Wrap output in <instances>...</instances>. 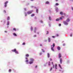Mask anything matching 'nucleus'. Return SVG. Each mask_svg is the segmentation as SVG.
<instances>
[{
  "label": "nucleus",
  "mask_w": 73,
  "mask_h": 73,
  "mask_svg": "<svg viewBox=\"0 0 73 73\" xmlns=\"http://www.w3.org/2000/svg\"><path fill=\"white\" fill-rule=\"evenodd\" d=\"M25 59H26V60L25 61V62H26V64H29L30 65H31V64H32L33 63V62H32L31 61H30V62H28L29 60H28L27 58H26Z\"/></svg>",
  "instance_id": "obj_1"
},
{
  "label": "nucleus",
  "mask_w": 73,
  "mask_h": 73,
  "mask_svg": "<svg viewBox=\"0 0 73 73\" xmlns=\"http://www.w3.org/2000/svg\"><path fill=\"white\" fill-rule=\"evenodd\" d=\"M70 21V19L69 18H68L66 21H64L63 22V23L65 25H68V23Z\"/></svg>",
  "instance_id": "obj_2"
},
{
  "label": "nucleus",
  "mask_w": 73,
  "mask_h": 73,
  "mask_svg": "<svg viewBox=\"0 0 73 73\" xmlns=\"http://www.w3.org/2000/svg\"><path fill=\"white\" fill-rule=\"evenodd\" d=\"M52 64L53 65V68L55 69H57V64H55L54 66L53 64V62H52Z\"/></svg>",
  "instance_id": "obj_3"
},
{
  "label": "nucleus",
  "mask_w": 73,
  "mask_h": 73,
  "mask_svg": "<svg viewBox=\"0 0 73 73\" xmlns=\"http://www.w3.org/2000/svg\"><path fill=\"white\" fill-rule=\"evenodd\" d=\"M58 57L60 59V64H62V58L61 57V54L59 53L58 54Z\"/></svg>",
  "instance_id": "obj_4"
},
{
  "label": "nucleus",
  "mask_w": 73,
  "mask_h": 73,
  "mask_svg": "<svg viewBox=\"0 0 73 73\" xmlns=\"http://www.w3.org/2000/svg\"><path fill=\"white\" fill-rule=\"evenodd\" d=\"M55 46V44H54V43H53V46L52 45H51V50H52V51H54V47Z\"/></svg>",
  "instance_id": "obj_5"
},
{
  "label": "nucleus",
  "mask_w": 73,
  "mask_h": 73,
  "mask_svg": "<svg viewBox=\"0 0 73 73\" xmlns=\"http://www.w3.org/2000/svg\"><path fill=\"white\" fill-rule=\"evenodd\" d=\"M11 51H12V52H15V53L17 54H19V52H18V51L16 50V49H14V50H11Z\"/></svg>",
  "instance_id": "obj_6"
},
{
  "label": "nucleus",
  "mask_w": 73,
  "mask_h": 73,
  "mask_svg": "<svg viewBox=\"0 0 73 73\" xmlns=\"http://www.w3.org/2000/svg\"><path fill=\"white\" fill-rule=\"evenodd\" d=\"M62 18H64V17L63 16H62V17H60V19H56V21H58L60 20H62Z\"/></svg>",
  "instance_id": "obj_7"
},
{
  "label": "nucleus",
  "mask_w": 73,
  "mask_h": 73,
  "mask_svg": "<svg viewBox=\"0 0 73 73\" xmlns=\"http://www.w3.org/2000/svg\"><path fill=\"white\" fill-rule=\"evenodd\" d=\"M33 10H31L30 11H29L27 12V14L28 15H29L30 14H31V13H32V12H33Z\"/></svg>",
  "instance_id": "obj_8"
},
{
  "label": "nucleus",
  "mask_w": 73,
  "mask_h": 73,
  "mask_svg": "<svg viewBox=\"0 0 73 73\" xmlns=\"http://www.w3.org/2000/svg\"><path fill=\"white\" fill-rule=\"evenodd\" d=\"M8 1H7L5 3V5H4V7H5V8H6V7H7V4H8Z\"/></svg>",
  "instance_id": "obj_9"
},
{
  "label": "nucleus",
  "mask_w": 73,
  "mask_h": 73,
  "mask_svg": "<svg viewBox=\"0 0 73 73\" xmlns=\"http://www.w3.org/2000/svg\"><path fill=\"white\" fill-rule=\"evenodd\" d=\"M30 61H31L32 62H33L35 61V60H34V59L33 58H30Z\"/></svg>",
  "instance_id": "obj_10"
},
{
  "label": "nucleus",
  "mask_w": 73,
  "mask_h": 73,
  "mask_svg": "<svg viewBox=\"0 0 73 73\" xmlns=\"http://www.w3.org/2000/svg\"><path fill=\"white\" fill-rule=\"evenodd\" d=\"M57 49H58V50H60V49H61V48L60 46H58L57 47Z\"/></svg>",
  "instance_id": "obj_11"
},
{
  "label": "nucleus",
  "mask_w": 73,
  "mask_h": 73,
  "mask_svg": "<svg viewBox=\"0 0 73 73\" xmlns=\"http://www.w3.org/2000/svg\"><path fill=\"white\" fill-rule=\"evenodd\" d=\"M37 28L36 27H35V29L34 33H36V30H37Z\"/></svg>",
  "instance_id": "obj_12"
},
{
  "label": "nucleus",
  "mask_w": 73,
  "mask_h": 73,
  "mask_svg": "<svg viewBox=\"0 0 73 73\" xmlns=\"http://www.w3.org/2000/svg\"><path fill=\"white\" fill-rule=\"evenodd\" d=\"M9 25V21H7V25Z\"/></svg>",
  "instance_id": "obj_13"
},
{
  "label": "nucleus",
  "mask_w": 73,
  "mask_h": 73,
  "mask_svg": "<svg viewBox=\"0 0 73 73\" xmlns=\"http://www.w3.org/2000/svg\"><path fill=\"white\" fill-rule=\"evenodd\" d=\"M47 56L48 58H49V57H50V54H49V53H47Z\"/></svg>",
  "instance_id": "obj_14"
},
{
  "label": "nucleus",
  "mask_w": 73,
  "mask_h": 73,
  "mask_svg": "<svg viewBox=\"0 0 73 73\" xmlns=\"http://www.w3.org/2000/svg\"><path fill=\"white\" fill-rule=\"evenodd\" d=\"M55 10L56 12H57L58 11V7H56L55 8Z\"/></svg>",
  "instance_id": "obj_15"
},
{
  "label": "nucleus",
  "mask_w": 73,
  "mask_h": 73,
  "mask_svg": "<svg viewBox=\"0 0 73 73\" xmlns=\"http://www.w3.org/2000/svg\"><path fill=\"white\" fill-rule=\"evenodd\" d=\"M48 40L49 42H50V38H48Z\"/></svg>",
  "instance_id": "obj_16"
},
{
  "label": "nucleus",
  "mask_w": 73,
  "mask_h": 73,
  "mask_svg": "<svg viewBox=\"0 0 73 73\" xmlns=\"http://www.w3.org/2000/svg\"><path fill=\"white\" fill-rule=\"evenodd\" d=\"M31 32H32V31H33V27L32 26L31 27Z\"/></svg>",
  "instance_id": "obj_17"
},
{
  "label": "nucleus",
  "mask_w": 73,
  "mask_h": 73,
  "mask_svg": "<svg viewBox=\"0 0 73 73\" xmlns=\"http://www.w3.org/2000/svg\"><path fill=\"white\" fill-rule=\"evenodd\" d=\"M49 2L48 1H47L46 2V4H49Z\"/></svg>",
  "instance_id": "obj_18"
},
{
  "label": "nucleus",
  "mask_w": 73,
  "mask_h": 73,
  "mask_svg": "<svg viewBox=\"0 0 73 73\" xmlns=\"http://www.w3.org/2000/svg\"><path fill=\"white\" fill-rule=\"evenodd\" d=\"M13 35L14 36H17V35H16L15 33H13Z\"/></svg>",
  "instance_id": "obj_19"
},
{
  "label": "nucleus",
  "mask_w": 73,
  "mask_h": 73,
  "mask_svg": "<svg viewBox=\"0 0 73 73\" xmlns=\"http://www.w3.org/2000/svg\"><path fill=\"white\" fill-rule=\"evenodd\" d=\"M63 12H60V15H63Z\"/></svg>",
  "instance_id": "obj_20"
},
{
  "label": "nucleus",
  "mask_w": 73,
  "mask_h": 73,
  "mask_svg": "<svg viewBox=\"0 0 73 73\" xmlns=\"http://www.w3.org/2000/svg\"><path fill=\"white\" fill-rule=\"evenodd\" d=\"M59 66L60 68L61 69H62V67H61V65H60V64H59Z\"/></svg>",
  "instance_id": "obj_21"
},
{
  "label": "nucleus",
  "mask_w": 73,
  "mask_h": 73,
  "mask_svg": "<svg viewBox=\"0 0 73 73\" xmlns=\"http://www.w3.org/2000/svg\"><path fill=\"white\" fill-rule=\"evenodd\" d=\"M7 20H10V17H8L7 19Z\"/></svg>",
  "instance_id": "obj_22"
},
{
  "label": "nucleus",
  "mask_w": 73,
  "mask_h": 73,
  "mask_svg": "<svg viewBox=\"0 0 73 73\" xmlns=\"http://www.w3.org/2000/svg\"><path fill=\"white\" fill-rule=\"evenodd\" d=\"M35 16V14H33L31 15V17H33V16Z\"/></svg>",
  "instance_id": "obj_23"
},
{
  "label": "nucleus",
  "mask_w": 73,
  "mask_h": 73,
  "mask_svg": "<svg viewBox=\"0 0 73 73\" xmlns=\"http://www.w3.org/2000/svg\"><path fill=\"white\" fill-rule=\"evenodd\" d=\"M48 64L49 66H50V62H48Z\"/></svg>",
  "instance_id": "obj_24"
},
{
  "label": "nucleus",
  "mask_w": 73,
  "mask_h": 73,
  "mask_svg": "<svg viewBox=\"0 0 73 73\" xmlns=\"http://www.w3.org/2000/svg\"><path fill=\"white\" fill-rule=\"evenodd\" d=\"M25 16H27V13L25 12Z\"/></svg>",
  "instance_id": "obj_25"
},
{
  "label": "nucleus",
  "mask_w": 73,
  "mask_h": 73,
  "mask_svg": "<svg viewBox=\"0 0 73 73\" xmlns=\"http://www.w3.org/2000/svg\"><path fill=\"white\" fill-rule=\"evenodd\" d=\"M59 5V4H58V3H56L55 4V5H56V6H57Z\"/></svg>",
  "instance_id": "obj_26"
},
{
  "label": "nucleus",
  "mask_w": 73,
  "mask_h": 73,
  "mask_svg": "<svg viewBox=\"0 0 73 73\" xmlns=\"http://www.w3.org/2000/svg\"><path fill=\"white\" fill-rule=\"evenodd\" d=\"M42 52H41L40 53H39L40 56H41V55H42Z\"/></svg>",
  "instance_id": "obj_27"
},
{
  "label": "nucleus",
  "mask_w": 73,
  "mask_h": 73,
  "mask_svg": "<svg viewBox=\"0 0 73 73\" xmlns=\"http://www.w3.org/2000/svg\"><path fill=\"white\" fill-rule=\"evenodd\" d=\"M42 52H43L44 53V52H45V51L43 49H42Z\"/></svg>",
  "instance_id": "obj_28"
},
{
  "label": "nucleus",
  "mask_w": 73,
  "mask_h": 73,
  "mask_svg": "<svg viewBox=\"0 0 73 73\" xmlns=\"http://www.w3.org/2000/svg\"><path fill=\"white\" fill-rule=\"evenodd\" d=\"M26 57H29V54H27L26 55H25Z\"/></svg>",
  "instance_id": "obj_29"
},
{
  "label": "nucleus",
  "mask_w": 73,
  "mask_h": 73,
  "mask_svg": "<svg viewBox=\"0 0 73 73\" xmlns=\"http://www.w3.org/2000/svg\"><path fill=\"white\" fill-rule=\"evenodd\" d=\"M13 30H14V31H16V29L15 28H13Z\"/></svg>",
  "instance_id": "obj_30"
},
{
  "label": "nucleus",
  "mask_w": 73,
  "mask_h": 73,
  "mask_svg": "<svg viewBox=\"0 0 73 73\" xmlns=\"http://www.w3.org/2000/svg\"><path fill=\"white\" fill-rule=\"evenodd\" d=\"M52 67H51L50 69V71H52Z\"/></svg>",
  "instance_id": "obj_31"
},
{
  "label": "nucleus",
  "mask_w": 73,
  "mask_h": 73,
  "mask_svg": "<svg viewBox=\"0 0 73 73\" xmlns=\"http://www.w3.org/2000/svg\"><path fill=\"white\" fill-rule=\"evenodd\" d=\"M22 45H25V42H23V43L22 44Z\"/></svg>",
  "instance_id": "obj_32"
},
{
  "label": "nucleus",
  "mask_w": 73,
  "mask_h": 73,
  "mask_svg": "<svg viewBox=\"0 0 73 73\" xmlns=\"http://www.w3.org/2000/svg\"><path fill=\"white\" fill-rule=\"evenodd\" d=\"M59 71H60V72H61H61H64V70H59Z\"/></svg>",
  "instance_id": "obj_33"
},
{
  "label": "nucleus",
  "mask_w": 73,
  "mask_h": 73,
  "mask_svg": "<svg viewBox=\"0 0 73 73\" xmlns=\"http://www.w3.org/2000/svg\"><path fill=\"white\" fill-rule=\"evenodd\" d=\"M3 12L4 13H6V11H5V10H4L3 11Z\"/></svg>",
  "instance_id": "obj_34"
},
{
  "label": "nucleus",
  "mask_w": 73,
  "mask_h": 73,
  "mask_svg": "<svg viewBox=\"0 0 73 73\" xmlns=\"http://www.w3.org/2000/svg\"><path fill=\"white\" fill-rule=\"evenodd\" d=\"M38 9H36V13H38Z\"/></svg>",
  "instance_id": "obj_35"
},
{
  "label": "nucleus",
  "mask_w": 73,
  "mask_h": 73,
  "mask_svg": "<svg viewBox=\"0 0 73 73\" xmlns=\"http://www.w3.org/2000/svg\"><path fill=\"white\" fill-rule=\"evenodd\" d=\"M70 37H72V33H71L70 35Z\"/></svg>",
  "instance_id": "obj_36"
},
{
  "label": "nucleus",
  "mask_w": 73,
  "mask_h": 73,
  "mask_svg": "<svg viewBox=\"0 0 73 73\" xmlns=\"http://www.w3.org/2000/svg\"><path fill=\"white\" fill-rule=\"evenodd\" d=\"M33 37H37V36L36 35H34L33 36Z\"/></svg>",
  "instance_id": "obj_37"
},
{
  "label": "nucleus",
  "mask_w": 73,
  "mask_h": 73,
  "mask_svg": "<svg viewBox=\"0 0 73 73\" xmlns=\"http://www.w3.org/2000/svg\"><path fill=\"white\" fill-rule=\"evenodd\" d=\"M11 69H10L9 70V72H11Z\"/></svg>",
  "instance_id": "obj_38"
},
{
  "label": "nucleus",
  "mask_w": 73,
  "mask_h": 73,
  "mask_svg": "<svg viewBox=\"0 0 73 73\" xmlns=\"http://www.w3.org/2000/svg\"><path fill=\"white\" fill-rule=\"evenodd\" d=\"M49 20H51V18H50V17H49Z\"/></svg>",
  "instance_id": "obj_39"
},
{
  "label": "nucleus",
  "mask_w": 73,
  "mask_h": 73,
  "mask_svg": "<svg viewBox=\"0 0 73 73\" xmlns=\"http://www.w3.org/2000/svg\"><path fill=\"white\" fill-rule=\"evenodd\" d=\"M63 15L64 16H66V14L65 13H63Z\"/></svg>",
  "instance_id": "obj_40"
},
{
  "label": "nucleus",
  "mask_w": 73,
  "mask_h": 73,
  "mask_svg": "<svg viewBox=\"0 0 73 73\" xmlns=\"http://www.w3.org/2000/svg\"><path fill=\"white\" fill-rule=\"evenodd\" d=\"M61 24H59V27H60V26H61Z\"/></svg>",
  "instance_id": "obj_41"
},
{
  "label": "nucleus",
  "mask_w": 73,
  "mask_h": 73,
  "mask_svg": "<svg viewBox=\"0 0 73 73\" xmlns=\"http://www.w3.org/2000/svg\"><path fill=\"white\" fill-rule=\"evenodd\" d=\"M48 33H49V32H48V31H47L46 34V35H48Z\"/></svg>",
  "instance_id": "obj_42"
},
{
  "label": "nucleus",
  "mask_w": 73,
  "mask_h": 73,
  "mask_svg": "<svg viewBox=\"0 0 73 73\" xmlns=\"http://www.w3.org/2000/svg\"><path fill=\"white\" fill-rule=\"evenodd\" d=\"M63 46H65V44L64 43V44H63Z\"/></svg>",
  "instance_id": "obj_43"
},
{
  "label": "nucleus",
  "mask_w": 73,
  "mask_h": 73,
  "mask_svg": "<svg viewBox=\"0 0 73 73\" xmlns=\"http://www.w3.org/2000/svg\"><path fill=\"white\" fill-rule=\"evenodd\" d=\"M56 36H57V37H58V36L59 35H58V34H57L56 35Z\"/></svg>",
  "instance_id": "obj_44"
},
{
  "label": "nucleus",
  "mask_w": 73,
  "mask_h": 73,
  "mask_svg": "<svg viewBox=\"0 0 73 73\" xmlns=\"http://www.w3.org/2000/svg\"><path fill=\"white\" fill-rule=\"evenodd\" d=\"M40 22L41 23H43V22H42V21H40Z\"/></svg>",
  "instance_id": "obj_45"
},
{
  "label": "nucleus",
  "mask_w": 73,
  "mask_h": 73,
  "mask_svg": "<svg viewBox=\"0 0 73 73\" xmlns=\"http://www.w3.org/2000/svg\"><path fill=\"white\" fill-rule=\"evenodd\" d=\"M52 38H55V36H52Z\"/></svg>",
  "instance_id": "obj_46"
},
{
  "label": "nucleus",
  "mask_w": 73,
  "mask_h": 73,
  "mask_svg": "<svg viewBox=\"0 0 73 73\" xmlns=\"http://www.w3.org/2000/svg\"><path fill=\"white\" fill-rule=\"evenodd\" d=\"M39 33H40V32H37V34H38V35H39Z\"/></svg>",
  "instance_id": "obj_47"
},
{
  "label": "nucleus",
  "mask_w": 73,
  "mask_h": 73,
  "mask_svg": "<svg viewBox=\"0 0 73 73\" xmlns=\"http://www.w3.org/2000/svg\"><path fill=\"white\" fill-rule=\"evenodd\" d=\"M71 9H72V11H73V7H71Z\"/></svg>",
  "instance_id": "obj_48"
},
{
  "label": "nucleus",
  "mask_w": 73,
  "mask_h": 73,
  "mask_svg": "<svg viewBox=\"0 0 73 73\" xmlns=\"http://www.w3.org/2000/svg\"><path fill=\"white\" fill-rule=\"evenodd\" d=\"M6 23V21H5L4 22V23L5 24Z\"/></svg>",
  "instance_id": "obj_49"
},
{
  "label": "nucleus",
  "mask_w": 73,
  "mask_h": 73,
  "mask_svg": "<svg viewBox=\"0 0 73 73\" xmlns=\"http://www.w3.org/2000/svg\"><path fill=\"white\" fill-rule=\"evenodd\" d=\"M24 9L25 11H26V9H27L26 8H25Z\"/></svg>",
  "instance_id": "obj_50"
},
{
  "label": "nucleus",
  "mask_w": 73,
  "mask_h": 73,
  "mask_svg": "<svg viewBox=\"0 0 73 73\" xmlns=\"http://www.w3.org/2000/svg\"><path fill=\"white\" fill-rule=\"evenodd\" d=\"M17 44H20V42H18L17 43Z\"/></svg>",
  "instance_id": "obj_51"
},
{
  "label": "nucleus",
  "mask_w": 73,
  "mask_h": 73,
  "mask_svg": "<svg viewBox=\"0 0 73 73\" xmlns=\"http://www.w3.org/2000/svg\"><path fill=\"white\" fill-rule=\"evenodd\" d=\"M50 61H52V58H50Z\"/></svg>",
  "instance_id": "obj_52"
},
{
  "label": "nucleus",
  "mask_w": 73,
  "mask_h": 73,
  "mask_svg": "<svg viewBox=\"0 0 73 73\" xmlns=\"http://www.w3.org/2000/svg\"><path fill=\"white\" fill-rule=\"evenodd\" d=\"M57 2L58 1V0H55Z\"/></svg>",
  "instance_id": "obj_53"
},
{
  "label": "nucleus",
  "mask_w": 73,
  "mask_h": 73,
  "mask_svg": "<svg viewBox=\"0 0 73 73\" xmlns=\"http://www.w3.org/2000/svg\"><path fill=\"white\" fill-rule=\"evenodd\" d=\"M40 46H42V44H40Z\"/></svg>",
  "instance_id": "obj_54"
},
{
  "label": "nucleus",
  "mask_w": 73,
  "mask_h": 73,
  "mask_svg": "<svg viewBox=\"0 0 73 73\" xmlns=\"http://www.w3.org/2000/svg\"><path fill=\"white\" fill-rule=\"evenodd\" d=\"M37 66H35V68H37Z\"/></svg>",
  "instance_id": "obj_55"
},
{
  "label": "nucleus",
  "mask_w": 73,
  "mask_h": 73,
  "mask_svg": "<svg viewBox=\"0 0 73 73\" xmlns=\"http://www.w3.org/2000/svg\"><path fill=\"white\" fill-rule=\"evenodd\" d=\"M35 19H37V17H35Z\"/></svg>",
  "instance_id": "obj_56"
},
{
  "label": "nucleus",
  "mask_w": 73,
  "mask_h": 73,
  "mask_svg": "<svg viewBox=\"0 0 73 73\" xmlns=\"http://www.w3.org/2000/svg\"><path fill=\"white\" fill-rule=\"evenodd\" d=\"M31 8H33V7H34V6H31Z\"/></svg>",
  "instance_id": "obj_57"
},
{
  "label": "nucleus",
  "mask_w": 73,
  "mask_h": 73,
  "mask_svg": "<svg viewBox=\"0 0 73 73\" xmlns=\"http://www.w3.org/2000/svg\"><path fill=\"white\" fill-rule=\"evenodd\" d=\"M5 33H7V31H5Z\"/></svg>",
  "instance_id": "obj_58"
},
{
  "label": "nucleus",
  "mask_w": 73,
  "mask_h": 73,
  "mask_svg": "<svg viewBox=\"0 0 73 73\" xmlns=\"http://www.w3.org/2000/svg\"><path fill=\"white\" fill-rule=\"evenodd\" d=\"M44 66H45V67H46V64H44Z\"/></svg>",
  "instance_id": "obj_59"
},
{
  "label": "nucleus",
  "mask_w": 73,
  "mask_h": 73,
  "mask_svg": "<svg viewBox=\"0 0 73 73\" xmlns=\"http://www.w3.org/2000/svg\"><path fill=\"white\" fill-rule=\"evenodd\" d=\"M49 27H50V24H49Z\"/></svg>",
  "instance_id": "obj_60"
},
{
  "label": "nucleus",
  "mask_w": 73,
  "mask_h": 73,
  "mask_svg": "<svg viewBox=\"0 0 73 73\" xmlns=\"http://www.w3.org/2000/svg\"><path fill=\"white\" fill-rule=\"evenodd\" d=\"M70 1H73V0H70Z\"/></svg>",
  "instance_id": "obj_61"
},
{
  "label": "nucleus",
  "mask_w": 73,
  "mask_h": 73,
  "mask_svg": "<svg viewBox=\"0 0 73 73\" xmlns=\"http://www.w3.org/2000/svg\"><path fill=\"white\" fill-rule=\"evenodd\" d=\"M69 60H68L67 62L68 63H69Z\"/></svg>",
  "instance_id": "obj_62"
},
{
  "label": "nucleus",
  "mask_w": 73,
  "mask_h": 73,
  "mask_svg": "<svg viewBox=\"0 0 73 73\" xmlns=\"http://www.w3.org/2000/svg\"><path fill=\"white\" fill-rule=\"evenodd\" d=\"M45 41L46 42L47 40H45Z\"/></svg>",
  "instance_id": "obj_63"
},
{
  "label": "nucleus",
  "mask_w": 73,
  "mask_h": 73,
  "mask_svg": "<svg viewBox=\"0 0 73 73\" xmlns=\"http://www.w3.org/2000/svg\"><path fill=\"white\" fill-rule=\"evenodd\" d=\"M31 1H33V0H31Z\"/></svg>",
  "instance_id": "obj_64"
}]
</instances>
